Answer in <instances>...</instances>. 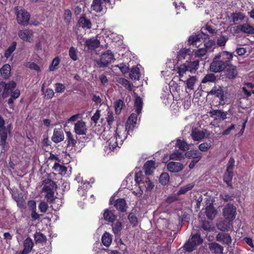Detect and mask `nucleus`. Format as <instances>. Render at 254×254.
Masks as SVG:
<instances>
[{
    "label": "nucleus",
    "instance_id": "nucleus-33",
    "mask_svg": "<svg viewBox=\"0 0 254 254\" xmlns=\"http://www.w3.org/2000/svg\"><path fill=\"white\" fill-rule=\"evenodd\" d=\"M112 242V235L108 233L105 232L102 237V242L106 247H109Z\"/></svg>",
    "mask_w": 254,
    "mask_h": 254
},
{
    "label": "nucleus",
    "instance_id": "nucleus-29",
    "mask_svg": "<svg viewBox=\"0 0 254 254\" xmlns=\"http://www.w3.org/2000/svg\"><path fill=\"white\" fill-rule=\"evenodd\" d=\"M115 207L121 211H125L126 210V202L124 199H118L114 204Z\"/></svg>",
    "mask_w": 254,
    "mask_h": 254
},
{
    "label": "nucleus",
    "instance_id": "nucleus-52",
    "mask_svg": "<svg viewBox=\"0 0 254 254\" xmlns=\"http://www.w3.org/2000/svg\"><path fill=\"white\" fill-rule=\"evenodd\" d=\"M34 238L36 242L43 243L46 241V237L40 232L36 233L34 235Z\"/></svg>",
    "mask_w": 254,
    "mask_h": 254
},
{
    "label": "nucleus",
    "instance_id": "nucleus-13",
    "mask_svg": "<svg viewBox=\"0 0 254 254\" xmlns=\"http://www.w3.org/2000/svg\"><path fill=\"white\" fill-rule=\"evenodd\" d=\"M168 170L172 173H178L184 168L183 165L180 162H170L167 165Z\"/></svg>",
    "mask_w": 254,
    "mask_h": 254
},
{
    "label": "nucleus",
    "instance_id": "nucleus-59",
    "mask_svg": "<svg viewBox=\"0 0 254 254\" xmlns=\"http://www.w3.org/2000/svg\"><path fill=\"white\" fill-rule=\"evenodd\" d=\"M106 120L108 125L111 127L113 122L114 121V117L113 113L110 111H108L107 115Z\"/></svg>",
    "mask_w": 254,
    "mask_h": 254
},
{
    "label": "nucleus",
    "instance_id": "nucleus-12",
    "mask_svg": "<svg viewBox=\"0 0 254 254\" xmlns=\"http://www.w3.org/2000/svg\"><path fill=\"white\" fill-rule=\"evenodd\" d=\"M225 73L226 76L229 79H233L238 74V71L236 66L228 63L227 67L225 68Z\"/></svg>",
    "mask_w": 254,
    "mask_h": 254
},
{
    "label": "nucleus",
    "instance_id": "nucleus-16",
    "mask_svg": "<svg viewBox=\"0 0 254 254\" xmlns=\"http://www.w3.org/2000/svg\"><path fill=\"white\" fill-rule=\"evenodd\" d=\"M191 55V51L190 49L182 48L180 49L177 54V62L181 61L187 59Z\"/></svg>",
    "mask_w": 254,
    "mask_h": 254
},
{
    "label": "nucleus",
    "instance_id": "nucleus-47",
    "mask_svg": "<svg viewBox=\"0 0 254 254\" xmlns=\"http://www.w3.org/2000/svg\"><path fill=\"white\" fill-rule=\"evenodd\" d=\"M52 201V207L55 210H59L62 205L63 202L61 199L57 198L54 199Z\"/></svg>",
    "mask_w": 254,
    "mask_h": 254
},
{
    "label": "nucleus",
    "instance_id": "nucleus-36",
    "mask_svg": "<svg viewBox=\"0 0 254 254\" xmlns=\"http://www.w3.org/2000/svg\"><path fill=\"white\" fill-rule=\"evenodd\" d=\"M11 67L8 64H5L0 69V74L4 78L9 77L10 73Z\"/></svg>",
    "mask_w": 254,
    "mask_h": 254
},
{
    "label": "nucleus",
    "instance_id": "nucleus-61",
    "mask_svg": "<svg viewBox=\"0 0 254 254\" xmlns=\"http://www.w3.org/2000/svg\"><path fill=\"white\" fill-rule=\"evenodd\" d=\"M55 91L57 93H63L64 91L65 87L63 84L57 83L55 84Z\"/></svg>",
    "mask_w": 254,
    "mask_h": 254
},
{
    "label": "nucleus",
    "instance_id": "nucleus-35",
    "mask_svg": "<svg viewBox=\"0 0 254 254\" xmlns=\"http://www.w3.org/2000/svg\"><path fill=\"white\" fill-rule=\"evenodd\" d=\"M233 176V171L231 170H226L224 175V181L227 184V185L232 188L231 184Z\"/></svg>",
    "mask_w": 254,
    "mask_h": 254
},
{
    "label": "nucleus",
    "instance_id": "nucleus-44",
    "mask_svg": "<svg viewBox=\"0 0 254 254\" xmlns=\"http://www.w3.org/2000/svg\"><path fill=\"white\" fill-rule=\"evenodd\" d=\"M16 46V43L15 42H12L11 45L8 47V48L5 52L4 56L7 59L9 57H10L11 54L15 50Z\"/></svg>",
    "mask_w": 254,
    "mask_h": 254
},
{
    "label": "nucleus",
    "instance_id": "nucleus-42",
    "mask_svg": "<svg viewBox=\"0 0 254 254\" xmlns=\"http://www.w3.org/2000/svg\"><path fill=\"white\" fill-rule=\"evenodd\" d=\"M112 230L115 235L118 234L123 229V225L122 222L117 221L115 224L112 225Z\"/></svg>",
    "mask_w": 254,
    "mask_h": 254
},
{
    "label": "nucleus",
    "instance_id": "nucleus-2",
    "mask_svg": "<svg viewBox=\"0 0 254 254\" xmlns=\"http://www.w3.org/2000/svg\"><path fill=\"white\" fill-rule=\"evenodd\" d=\"M233 58L232 53L227 51H222L216 55L210 64L209 69L211 71L219 72L223 71L228 63H230Z\"/></svg>",
    "mask_w": 254,
    "mask_h": 254
},
{
    "label": "nucleus",
    "instance_id": "nucleus-22",
    "mask_svg": "<svg viewBox=\"0 0 254 254\" xmlns=\"http://www.w3.org/2000/svg\"><path fill=\"white\" fill-rule=\"evenodd\" d=\"M34 246L32 240L30 238H26L23 243V254H28L32 250Z\"/></svg>",
    "mask_w": 254,
    "mask_h": 254
},
{
    "label": "nucleus",
    "instance_id": "nucleus-34",
    "mask_svg": "<svg viewBox=\"0 0 254 254\" xmlns=\"http://www.w3.org/2000/svg\"><path fill=\"white\" fill-rule=\"evenodd\" d=\"M191 135L194 140L199 141L204 138L205 134L203 131H197L195 129L192 130Z\"/></svg>",
    "mask_w": 254,
    "mask_h": 254
},
{
    "label": "nucleus",
    "instance_id": "nucleus-14",
    "mask_svg": "<svg viewBox=\"0 0 254 254\" xmlns=\"http://www.w3.org/2000/svg\"><path fill=\"white\" fill-rule=\"evenodd\" d=\"M209 114L215 120L223 121L227 118V112L220 110H213L210 111Z\"/></svg>",
    "mask_w": 254,
    "mask_h": 254
},
{
    "label": "nucleus",
    "instance_id": "nucleus-3",
    "mask_svg": "<svg viewBox=\"0 0 254 254\" xmlns=\"http://www.w3.org/2000/svg\"><path fill=\"white\" fill-rule=\"evenodd\" d=\"M2 84L3 90L1 94L2 97L6 98L10 96L7 100V103L10 108L13 109L14 101L20 96V90L17 89L14 90L16 86V83L13 81H10L7 83L3 82Z\"/></svg>",
    "mask_w": 254,
    "mask_h": 254
},
{
    "label": "nucleus",
    "instance_id": "nucleus-24",
    "mask_svg": "<svg viewBox=\"0 0 254 254\" xmlns=\"http://www.w3.org/2000/svg\"><path fill=\"white\" fill-rule=\"evenodd\" d=\"M64 139V134L61 130L55 129L52 140L55 143H59L63 141Z\"/></svg>",
    "mask_w": 254,
    "mask_h": 254
},
{
    "label": "nucleus",
    "instance_id": "nucleus-5",
    "mask_svg": "<svg viewBox=\"0 0 254 254\" xmlns=\"http://www.w3.org/2000/svg\"><path fill=\"white\" fill-rule=\"evenodd\" d=\"M135 181L139 186V190L133 191V193L137 196H140L142 195V190L144 189V188L146 189L147 190H150L154 187V185L149 179L148 177L144 176L141 171L136 173Z\"/></svg>",
    "mask_w": 254,
    "mask_h": 254
},
{
    "label": "nucleus",
    "instance_id": "nucleus-15",
    "mask_svg": "<svg viewBox=\"0 0 254 254\" xmlns=\"http://www.w3.org/2000/svg\"><path fill=\"white\" fill-rule=\"evenodd\" d=\"M137 121V116L135 114L132 113L130 115V116L128 117L127 122L126 123V127L125 129L126 130V132L127 130L129 131L130 130H132L135 125L136 124Z\"/></svg>",
    "mask_w": 254,
    "mask_h": 254
},
{
    "label": "nucleus",
    "instance_id": "nucleus-28",
    "mask_svg": "<svg viewBox=\"0 0 254 254\" xmlns=\"http://www.w3.org/2000/svg\"><path fill=\"white\" fill-rule=\"evenodd\" d=\"M141 67L140 65H137V66L133 67L129 73V76L131 79L134 80H139L140 76V69Z\"/></svg>",
    "mask_w": 254,
    "mask_h": 254
},
{
    "label": "nucleus",
    "instance_id": "nucleus-54",
    "mask_svg": "<svg viewBox=\"0 0 254 254\" xmlns=\"http://www.w3.org/2000/svg\"><path fill=\"white\" fill-rule=\"evenodd\" d=\"M118 82L123 85L128 90H131V85L129 82L126 79L121 78L119 79Z\"/></svg>",
    "mask_w": 254,
    "mask_h": 254
},
{
    "label": "nucleus",
    "instance_id": "nucleus-31",
    "mask_svg": "<svg viewBox=\"0 0 254 254\" xmlns=\"http://www.w3.org/2000/svg\"><path fill=\"white\" fill-rule=\"evenodd\" d=\"M232 222H229L228 221H222L217 224V226L219 230L222 231H227L231 228Z\"/></svg>",
    "mask_w": 254,
    "mask_h": 254
},
{
    "label": "nucleus",
    "instance_id": "nucleus-32",
    "mask_svg": "<svg viewBox=\"0 0 254 254\" xmlns=\"http://www.w3.org/2000/svg\"><path fill=\"white\" fill-rule=\"evenodd\" d=\"M186 157L188 158L201 159V153L197 150H192L187 152L185 154Z\"/></svg>",
    "mask_w": 254,
    "mask_h": 254
},
{
    "label": "nucleus",
    "instance_id": "nucleus-1",
    "mask_svg": "<svg viewBox=\"0 0 254 254\" xmlns=\"http://www.w3.org/2000/svg\"><path fill=\"white\" fill-rule=\"evenodd\" d=\"M127 137L125 127L123 125H117L116 127H110L104 130L101 134L100 137L107 140L109 149L114 150L117 147H119Z\"/></svg>",
    "mask_w": 254,
    "mask_h": 254
},
{
    "label": "nucleus",
    "instance_id": "nucleus-21",
    "mask_svg": "<svg viewBox=\"0 0 254 254\" xmlns=\"http://www.w3.org/2000/svg\"><path fill=\"white\" fill-rule=\"evenodd\" d=\"M155 169V162L152 160L147 161L144 165V170L147 175H151Z\"/></svg>",
    "mask_w": 254,
    "mask_h": 254
},
{
    "label": "nucleus",
    "instance_id": "nucleus-55",
    "mask_svg": "<svg viewBox=\"0 0 254 254\" xmlns=\"http://www.w3.org/2000/svg\"><path fill=\"white\" fill-rule=\"evenodd\" d=\"M196 246L197 245L192 242L191 240H189L188 242L185 245L184 247L187 251L192 252L195 249Z\"/></svg>",
    "mask_w": 254,
    "mask_h": 254
},
{
    "label": "nucleus",
    "instance_id": "nucleus-10",
    "mask_svg": "<svg viewBox=\"0 0 254 254\" xmlns=\"http://www.w3.org/2000/svg\"><path fill=\"white\" fill-rule=\"evenodd\" d=\"M18 36L20 39L25 42L31 43L33 41L34 33L32 30L29 29L19 30Z\"/></svg>",
    "mask_w": 254,
    "mask_h": 254
},
{
    "label": "nucleus",
    "instance_id": "nucleus-56",
    "mask_svg": "<svg viewBox=\"0 0 254 254\" xmlns=\"http://www.w3.org/2000/svg\"><path fill=\"white\" fill-rule=\"evenodd\" d=\"M123 102L121 100L116 101L115 103V112L117 114H119L123 108Z\"/></svg>",
    "mask_w": 254,
    "mask_h": 254
},
{
    "label": "nucleus",
    "instance_id": "nucleus-6",
    "mask_svg": "<svg viewBox=\"0 0 254 254\" xmlns=\"http://www.w3.org/2000/svg\"><path fill=\"white\" fill-rule=\"evenodd\" d=\"M42 185L43 186L42 193L48 200L53 201L57 187L55 183L47 178L43 181Z\"/></svg>",
    "mask_w": 254,
    "mask_h": 254
},
{
    "label": "nucleus",
    "instance_id": "nucleus-62",
    "mask_svg": "<svg viewBox=\"0 0 254 254\" xmlns=\"http://www.w3.org/2000/svg\"><path fill=\"white\" fill-rule=\"evenodd\" d=\"M69 55L70 58L73 61L77 60L76 50L74 47H72L70 48L69 50Z\"/></svg>",
    "mask_w": 254,
    "mask_h": 254
},
{
    "label": "nucleus",
    "instance_id": "nucleus-45",
    "mask_svg": "<svg viewBox=\"0 0 254 254\" xmlns=\"http://www.w3.org/2000/svg\"><path fill=\"white\" fill-rule=\"evenodd\" d=\"M183 158V152L180 150L174 151L170 156V159L171 160H181Z\"/></svg>",
    "mask_w": 254,
    "mask_h": 254
},
{
    "label": "nucleus",
    "instance_id": "nucleus-20",
    "mask_svg": "<svg viewBox=\"0 0 254 254\" xmlns=\"http://www.w3.org/2000/svg\"><path fill=\"white\" fill-rule=\"evenodd\" d=\"M100 41L97 38H90L86 40L85 42V44L89 49L94 50L95 49L99 47Z\"/></svg>",
    "mask_w": 254,
    "mask_h": 254
},
{
    "label": "nucleus",
    "instance_id": "nucleus-41",
    "mask_svg": "<svg viewBox=\"0 0 254 254\" xmlns=\"http://www.w3.org/2000/svg\"><path fill=\"white\" fill-rule=\"evenodd\" d=\"M66 139L67 141V145L73 147L76 143V140L74 138L73 135L70 131H66Z\"/></svg>",
    "mask_w": 254,
    "mask_h": 254
},
{
    "label": "nucleus",
    "instance_id": "nucleus-64",
    "mask_svg": "<svg viewBox=\"0 0 254 254\" xmlns=\"http://www.w3.org/2000/svg\"><path fill=\"white\" fill-rule=\"evenodd\" d=\"M227 40V36H222L217 40V44L219 46H224Z\"/></svg>",
    "mask_w": 254,
    "mask_h": 254
},
{
    "label": "nucleus",
    "instance_id": "nucleus-40",
    "mask_svg": "<svg viewBox=\"0 0 254 254\" xmlns=\"http://www.w3.org/2000/svg\"><path fill=\"white\" fill-rule=\"evenodd\" d=\"M176 145L182 152L185 151L186 149H189L190 145L184 140L177 139L176 141Z\"/></svg>",
    "mask_w": 254,
    "mask_h": 254
},
{
    "label": "nucleus",
    "instance_id": "nucleus-30",
    "mask_svg": "<svg viewBox=\"0 0 254 254\" xmlns=\"http://www.w3.org/2000/svg\"><path fill=\"white\" fill-rule=\"evenodd\" d=\"M53 169L54 170V171L62 175H65L67 171L66 167L59 164V163H55L54 166L53 167Z\"/></svg>",
    "mask_w": 254,
    "mask_h": 254
},
{
    "label": "nucleus",
    "instance_id": "nucleus-38",
    "mask_svg": "<svg viewBox=\"0 0 254 254\" xmlns=\"http://www.w3.org/2000/svg\"><path fill=\"white\" fill-rule=\"evenodd\" d=\"M143 101L142 99L139 97H136L134 101V107L135 112L137 114H139L142 108Z\"/></svg>",
    "mask_w": 254,
    "mask_h": 254
},
{
    "label": "nucleus",
    "instance_id": "nucleus-7",
    "mask_svg": "<svg viewBox=\"0 0 254 254\" xmlns=\"http://www.w3.org/2000/svg\"><path fill=\"white\" fill-rule=\"evenodd\" d=\"M15 10L16 19L18 24L23 26H27L30 18L29 13L24 9H18V7H15Z\"/></svg>",
    "mask_w": 254,
    "mask_h": 254
},
{
    "label": "nucleus",
    "instance_id": "nucleus-57",
    "mask_svg": "<svg viewBox=\"0 0 254 254\" xmlns=\"http://www.w3.org/2000/svg\"><path fill=\"white\" fill-rule=\"evenodd\" d=\"M190 240H191L192 242L197 245L201 244L202 242V239L200 238V235L198 234L192 236Z\"/></svg>",
    "mask_w": 254,
    "mask_h": 254
},
{
    "label": "nucleus",
    "instance_id": "nucleus-11",
    "mask_svg": "<svg viewBox=\"0 0 254 254\" xmlns=\"http://www.w3.org/2000/svg\"><path fill=\"white\" fill-rule=\"evenodd\" d=\"M74 131L78 135L86 134L87 131L86 123L82 120L78 121L74 124Z\"/></svg>",
    "mask_w": 254,
    "mask_h": 254
},
{
    "label": "nucleus",
    "instance_id": "nucleus-26",
    "mask_svg": "<svg viewBox=\"0 0 254 254\" xmlns=\"http://www.w3.org/2000/svg\"><path fill=\"white\" fill-rule=\"evenodd\" d=\"M103 3L101 0H93L91 6L92 10L100 12L103 10Z\"/></svg>",
    "mask_w": 254,
    "mask_h": 254
},
{
    "label": "nucleus",
    "instance_id": "nucleus-46",
    "mask_svg": "<svg viewBox=\"0 0 254 254\" xmlns=\"http://www.w3.org/2000/svg\"><path fill=\"white\" fill-rule=\"evenodd\" d=\"M61 59L59 57H56L55 58L51 63L49 67L50 71H54L56 69L58 68V65L60 64Z\"/></svg>",
    "mask_w": 254,
    "mask_h": 254
},
{
    "label": "nucleus",
    "instance_id": "nucleus-39",
    "mask_svg": "<svg viewBox=\"0 0 254 254\" xmlns=\"http://www.w3.org/2000/svg\"><path fill=\"white\" fill-rule=\"evenodd\" d=\"M79 24L83 28L90 29L91 27V23L89 19L84 17L80 18L78 21Z\"/></svg>",
    "mask_w": 254,
    "mask_h": 254
},
{
    "label": "nucleus",
    "instance_id": "nucleus-63",
    "mask_svg": "<svg viewBox=\"0 0 254 254\" xmlns=\"http://www.w3.org/2000/svg\"><path fill=\"white\" fill-rule=\"evenodd\" d=\"M26 66L32 69H34L36 71H40V67L34 62H29L26 64Z\"/></svg>",
    "mask_w": 254,
    "mask_h": 254
},
{
    "label": "nucleus",
    "instance_id": "nucleus-48",
    "mask_svg": "<svg viewBox=\"0 0 254 254\" xmlns=\"http://www.w3.org/2000/svg\"><path fill=\"white\" fill-rule=\"evenodd\" d=\"M90 187L89 183L87 182H84L82 185L80 186L78 191L82 195L84 196L85 194V190Z\"/></svg>",
    "mask_w": 254,
    "mask_h": 254
},
{
    "label": "nucleus",
    "instance_id": "nucleus-37",
    "mask_svg": "<svg viewBox=\"0 0 254 254\" xmlns=\"http://www.w3.org/2000/svg\"><path fill=\"white\" fill-rule=\"evenodd\" d=\"M210 92L212 94L215 95L216 96L219 98L221 101L223 100V91L221 87H215L211 90Z\"/></svg>",
    "mask_w": 254,
    "mask_h": 254
},
{
    "label": "nucleus",
    "instance_id": "nucleus-17",
    "mask_svg": "<svg viewBox=\"0 0 254 254\" xmlns=\"http://www.w3.org/2000/svg\"><path fill=\"white\" fill-rule=\"evenodd\" d=\"M216 240L221 243L229 245L232 243L231 236L226 233H219L216 237Z\"/></svg>",
    "mask_w": 254,
    "mask_h": 254
},
{
    "label": "nucleus",
    "instance_id": "nucleus-50",
    "mask_svg": "<svg viewBox=\"0 0 254 254\" xmlns=\"http://www.w3.org/2000/svg\"><path fill=\"white\" fill-rule=\"evenodd\" d=\"M128 219L130 223L132 225L133 227H135L137 225L138 219L134 213H129L128 216Z\"/></svg>",
    "mask_w": 254,
    "mask_h": 254
},
{
    "label": "nucleus",
    "instance_id": "nucleus-25",
    "mask_svg": "<svg viewBox=\"0 0 254 254\" xmlns=\"http://www.w3.org/2000/svg\"><path fill=\"white\" fill-rule=\"evenodd\" d=\"M217 210L212 205L210 204L206 207L205 214L208 219L210 220L214 219L217 214Z\"/></svg>",
    "mask_w": 254,
    "mask_h": 254
},
{
    "label": "nucleus",
    "instance_id": "nucleus-27",
    "mask_svg": "<svg viewBox=\"0 0 254 254\" xmlns=\"http://www.w3.org/2000/svg\"><path fill=\"white\" fill-rule=\"evenodd\" d=\"M103 217L105 220L109 222H113L117 218V216L115 214L114 212L109 209L105 210Z\"/></svg>",
    "mask_w": 254,
    "mask_h": 254
},
{
    "label": "nucleus",
    "instance_id": "nucleus-51",
    "mask_svg": "<svg viewBox=\"0 0 254 254\" xmlns=\"http://www.w3.org/2000/svg\"><path fill=\"white\" fill-rule=\"evenodd\" d=\"M169 175L167 173H162L160 177V182L163 185H167L169 181Z\"/></svg>",
    "mask_w": 254,
    "mask_h": 254
},
{
    "label": "nucleus",
    "instance_id": "nucleus-9",
    "mask_svg": "<svg viewBox=\"0 0 254 254\" xmlns=\"http://www.w3.org/2000/svg\"><path fill=\"white\" fill-rule=\"evenodd\" d=\"M114 60L113 54L110 50H108L102 54L101 58L97 62V64L100 67H103L107 66Z\"/></svg>",
    "mask_w": 254,
    "mask_h": 254
},
{
    "label": "nucleus",
    "instance_id": "nucleus-43",
    "mask_svg": "<svg viewBox=\"0 0 254 254\" xmlns=\"http://www.w3.org/2000/svg\"><path fill=\"white\" fill-rule=\"evenodd\" d=\"M196 81V76H192L186 80L187 87L190 90L193 89L194 85Z\"/></svg>",
    "mask_w": 254,
    "mask_h": 254
},
{
    "label": "nucleus",
    "instance_id": "nucleus-18",
    "mask_svg": "<svg viewBox=\"0 0 254 254\" xmlns=\"http://www.w3.org/2000/svg\"><path fill=\"white\" fill-rule=\"evenodd\" d=\"M237 30L238 31H241L246 34H254V27L248 23H244L237 26Z\"/></svg>",
    "mask_w": 254,
    "mask_h": 254
},
{
    "label": "nucleus",
    "instance_id": "nucleus-4",
    "mask_svg": "<svg viewBox=\"0 0 254 254\" xmlns=\"http://www.w3.org/2000/svg\"><path fill=\"white\" fill-rule=\"evenodd\" d=\"M199 66V62L194 61L188 62V61L183 64H181L176 67L173 66L172 69L174 71L178 74L180 80L183 81V78L187 77L189 72L192 73L197 69Z\"/></svg>",
    "mask_w": 254,
    "mask_h": 254
},
{
    "label": "nucleus",
    "instance_id": "nucleus-19",
    "mask_svg": "<svg viewBox=\"0 0 254 254\" xmlns=\"http://www.w3.org/2000/svg\"><path fill=\"white\" fill-rule=\"evenodd\" d=\"M208 248L210 252L215 254H222L223 252V247L219 244L213 242L209 244Z\"/></svg>",
    "mask_w": 254,
    "mask_h": 254
},
{
    "label": "nucleus",
    "instance_id": "nucleus-8",
    "mask_svg": "<svg viewBox=\"0 0 254 254\" xmlns=\"http://www.w3.org/2000/svg\"><path fill=\"white\" fill-rule=\"evenodd\" d=\"M236 207L231 204H227L223 209V215L226 220L232 222L236 218Z\"/></svg>",
    "mask_w": 254,
    "mask_h": 254
},
{
    "label": "nucleus",
    "instance_id": "nucleus-58",
    "mask_svg": "<svg viewBox=\"0 0 254 254\" xmlns=\"http://www.w3.org/2000/svg\"><path fill=\"white\" fill-rule=\"evenodd\" d=\"M245 17V16L244 14L239 12L233 14L232 19L234 22H237L239 20H243Z\"/></svg>",
    "mask_w": 254,
    "mask_h": 254
},
{
    "label": "nucleus",
    "instance_id": "nucleus-23",
    "mask_svg": "<svg viewBox=\"0 0 254 254\" xmlns=\"http://www.w3.org/2000/svg\"><path fill=\"white\" fill-rule=\"evenodd\" d=\"M201 39H202V35L200 34L192 35L190 36L188 39L189 44L196 47H199L200 46L199 43L201 42Z\"/></svg>",
    "mask_w": 254,
    "mask_h": 254
},
{
    "label": "nucleus",
    "instance_id": "nucleus-53",
    "mask_svg": "<svg viewBox=\"0 0 254 254\" xmlns=\"http://www.w3.org/2000/svg\"><path fill=\"white\" fill-rule=\"evenodd\" d=\"M216 80L215 76L212 74L210 73L206 75L202 80V83H206L207 82H214Z\"/></svg>",
    "mask_w": 254,
    "mask_h": 254
},
{
    "label": "nucleus",
    "instance_id": "nucleus-49",
    "mask_svg": "<svg viewBox=\"0 0 254 254\" xmlns=\"http://www.w3.org/2000/svg\"><path fill=\"white\" fill-rule=\"evenodd\" d=\"M194 185L192 184H188L186 186L182 187L180 190L178 192V194L180 195L182 194H185L189 190H191L193 187Z\"/></svg>",
    "mask_w": 254,
    "mask_h": 254
},
{
    "label": "nucleus",
    "instance_id": "nucleus-60",
    "mask_svg": "<svg viewBox=\"0 0 254 254\" xmlns=\"http://www.w3.org/2000/svg\"><path fill=\"white\" fill-rule=\"evenodd\" d=\"M71 18V12L69 9H66L64 13V20L66 23H69Z\"/></svg>",
    "mask_w": 254,
    "mask_h": 254
}]
</instances>
